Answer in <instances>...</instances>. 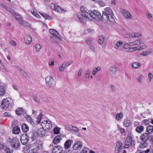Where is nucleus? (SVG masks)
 <instances>
[{"mask_svg":"<svg viewBox=\"0 0 153 153\" xmlns=\"http://www.w3.org/2000/svg\"><path fill=\"white\" fill-rule=\"evenodd\" d=\"M81 11L83 15L85 16L87 19L90 20H93V19L98 18L100 21L102 20V16L100 12L96 10H94L93 11L89 10L88 12L86 11L85 8L83 7H81Z\"/></svg>","mask_w":153,"mask_h":153,"instance_id":"obj_1","label":"nucleus"},{"mask_svg":"<svg viewBox=\"0 0 153 153\" xmlns=\"http://www.w3.org/2000/svg\"><path fill=\"white\" fill-rule=\"evenodd\" d=\"M114 13L112 9L109 7H107L102 11V18L103 19H108L110 22L113 23L114 22L113 17Z\"/></svg>","mask_w":153,"mask_h":153,"instance_id":"obj_2","label":"nucleus"},{"mask_svg":"<svg viewBox=\"0 0 153 153\" xmlns=\"http://www.w3.org/2000/svg\"><path fill=\"white\" fill-rule=\"evenodd\" d=\"M45 80L49 88L53 87L55 85V81L51 76H48L46 78Z\"/></svg>","mask_w":153,"mask_h":153,"instance_id":"obj_3","label":"nucleus"},{"mask_svg":"<svg viewBox=\"0 0 153 153\" xmlns=\"http://www.w3.org/2000/svg\"><path fill=\"white\" fill-rule=\"evenodd\" d=\"M51 8L53 10L59 13H65L66 10L61 8L59 6L54 3H51L50 5Z\"/></svg>","mask_w":153,"mask_h":153,"instance_id":"obj_4","label":"nucleus"},{"mask_svg":"<svg viewBox=\"0 0 153 153\" xmlns=\"http://www.w3.org/2000/svg\"><path fill=\"white\" fill-rule=\"evenodd\" d=\"M42 128L44 127L46 129L50 130L52 127V123L49 120L44 121L41 123Z\"/></svg>","mask_w":153,"mask_h":153,"instance_id":"obj_5","label":"nucleus"},{"mask_svg":"<svg viewBox=\"0 0 153 153\" xmlns=\"http://www.w3.org/2000/svg\"><path fill=\"white\" fill-rule=\"evenodd\" d=\"M10 102L7 98L4 99L1 105V107L4 109H6L10 105Z\"/></svg>","mask_w":153,"mask_h":153,"instance_id":"obj_6","label":"nucleus"},{"mask_svg":"<svg viewBox=\"0 0 153 153\" xmlns=\"http://www.w3.org/2000/svg\"><path fill=\"white\" fill-rule=\"evenodd\" d=\"M11 144L12 147L15 148H18L19 146V141L16 138H12V141Z\"/></svg>","mask_w":153,"mask_h":153,"instance_id":"obj_7","label":"nucleus"},{"mask_svg":"<svg viewBox=\"0 0 153 153\" xmlns=\"http://www.w3.org/2000/svg\"><path fill=\"white\" fill-rule=\"evenodd\" d=\"M49 32L59 40H61L60 35L59 34L58 32L56 30L53 29H51L49 30Z\"/></svg>","mask_w":153,"mask_h":153,"instance_id":"obj_8","label":"nucleus"},{"mask_svg":"<svg viewBox=\"0 0 153 153\" xmlns=\"http://www.w3.org/2000/svg\"><path fill=\"white\" fill-rule=\"evenodd\" d=\"M122 143L120 141L118 142L115 148V153H119L122 150Z\"/></svg>","mask_w":153,"mask_h":153,"instance_id":"obj_9","label":"nucleus"},{"mask_svg":"<svg viewBox=\"0 0 153 153\" xmlns=\"http://www.w3.org/2000/svg\"><path fill=\"white\" fill-rule=\"evenodd\" d=\"M132 141V137L131 136L128 137L125 141L124 147L126 148H128L131 145Z\"/></svg>","mask_w":153,"mask_h":153,"instance_id":"obj_10","label":"nucleus"},{"mask_svg":"<svg viewBox=\"0 0 153 153\" xmlns=\"http://www.w3.org/2000/svg\"><path fill=\"white\" fill-rule=\"evenodd\" d=\"M34 145L36 148L38 150H40L42 147V143L40 140H36L34 143Z\"/></svg>","mask_w":153,"mask_h":153,"instance_id":"obj_11","label":"nucleus"},{"mask_svg":"<svg viewBox=\"0 0 153 153\" xmlns=\"http://www.w3.org/2000/svg\"><path fill=\"white\" fill-rule=\"evenodd\" d=\"M150 136L147 133H145L142 134L140 136V138L141 140L143 141H146L148 140L150 137Z\"/></svg>","mask_w":153,"mask_h":153,"instance_id":"obj_12","label":"nucleus"},{"mask_svg":"<svg viewBox=\"0 0 153 153\" xmlns=\"http://www.w3.org/2000/svg\"><path fill=\"white\" fill-rule=\"evenodd\" d=\"M82 146V142L80 141H78L74 144L72 148L76 150L81 148Z\"/></svg>","mask_w":153,"mask_h":153,"instance_id":"obj_13","label":"nucleus"},{"mask_svg":"<svg viewBox=\"0 0 153 153\" xmlns=\"http://www.w3.org/2000/svg\"><path fill=\"white\" fill-rule=\"evenodd\" d=\"M24 41L26 44L30 45L32 41L31 36L29 35H26L24 37Z\"/></svg>","mask_w":153,"mask_h":153,"instance_id":"obj_14","label":"nucleus"},{"mask_svg":"<svg viewBox=\"0 0 153 153\" xmlns=\"http://www.w3.org/2000/svg\"><path fill=\"white\" fill-rule=\"evenodd\" d=\"M109 70L111 74H114L117 71L118 68L116 65H112L110 67Z\"/></svg>","mask_w":153,"mask_h":153,"instance_id":"obj_15","label":"nucleus"},{"mask_svg":"<svg viewBox=\"0 0 153 153\" xmlns=\"http://www.w3.org/2000/svg\"><path fill=\"white\" fill-rule=\"evenodd\" d=\"M62 148L59 146H57L53 148L52 153H62Z\"/></svg>","mask_w":153,"mask_h":153,"instance_id":"obj_16","label":"nucleus"},{"mask_svg":"<svg viewBox=\"0 0 153 153\" xmlns=\"http://www.w3.org/2000/svg\"><path fill=\"white\" fill-rule=\"evenodd\" d=\"M76 16L79 20L83 22H85L86 19H87V18H86L85 16L83 15L82 13L81 14L80 13H77Z\"/></svg>","mask_w":153,"mask_h":153,"instance_id":"obj_17","label":"nucleus"},{"mask_svg":"<svg viewBox=\"0 0 153 153\" xmlns=\"http://www.w3.org/2000/svg\"><path fill=\"white\" fill-rule=\"evenodd\" d=\"M62 140L61 136L59 135H57L53 139V143L55 144H58Z\"/></svg>","mask_w":153,"mask_h":153,"instance_id":"obj_18","label":"nucleus"},{"mask_svg":"<svg viewBox=\"0 0 153 153\" xmlns=\"http://www.w3.org/2000/svg\"><path fill=\"white\" fill-rule=\"evenodd\" d=\"M123 13L125 17L128 19H132V16L129 12L127 10H123Z\"/></svg>","mask_w":153,"mask_h":153,"instance_id":"obj_19","label":"nucleus"},{"mask_svg":"<svg viewBox=\"0 0 153 153\" xmlns=\"http://www.w3.org/2000/svg\"><path fill=\"white\" fill-rule=\"evenodd\" d=\"M24 116L27 121L29 122L33 126H35V124L33 121L32 117L27 114H24Z\"/></svg>","mask_w":153,"mask_h":153,"instance_id":"obj_20","label":"nucleus"},{"mask_svg":"<svg viewBox=\"0 0 153 153\" xmlns=\"http://www.w3.org/2000/svg\"><path fill=\"white\" fill-rule=\"evenodd\" d=\"M38 135L40 137H43L46 134L45 131L42 128H39L37 131Z\"/></svg>","mask_w":153,"mask_h":153,"instance_id":"obj_21","label":"nucleus"},{"mask_svg":"<svg viewBox=\"0 0 153 153\" xmlns=\"http://www.w3.org/2000/svg\"><path fill=\"white\" fill-rule=\"evenodd\" d=\"M28 140L27 136L26 134L22 135L21 137V141L23 145L26 144L27 143Z\"/></svg>","mask_w":153,"mask_h":153,"instance_id":"obj_22","label":"nucleus"},{"mask_svg":"<svg viewBox=\"0 0 153 153\" xmlns=\"http://www.w3.org/2000/svg\"><path fill=\"white\" fill-rule=\"evenodd\" d=\"M73 143V140H66L64 143V148L65 149H67L70 148Z\"/></svg>","mask_w":153,"mask_h":153,"instance_id":"obj_23","label":"nucleus"},{"mask_svg":"<svg viewBox=\"0 0 153 153\" xmlns=\"http://www.w3.org/2000/svg\"><path fill=\"white\" fill-rule=\"evenodd\" d=\"M67 63L66 62H63L59 68V71L60 72L63 71L65 69V67H67Z\"/></svg>","mask_w":153,"mask_h":153,"instance_id":"obj_24","label":"nucleus"},{"mask_svg":"<svg viewBox=\"0 0 153 153\" xmlns=\"http://www.w3.org/2000/svg\"><path fill=\"white\" fill-rule=\"evenodd\" d=\"M65 126L66 128L74 131H79V129L77 127L73 125L69 124H66L65 125Z\"/></svg>","mask_w":153,"mask_h":153,"instance_id":"obj_25","label":"nucleus"},{"mask_svg":"<svg viewBox=\"0 0 153 153\" xmlns=\"http://www.w3.org/2000/svg\"><path fill=\"white\" fill-rule=\"evenodd\" d=\"M141 65V64L137 62H134L131 64L132 67L134 69H137L140 68Z\"/></svg>","mask_w":153,"mask_h":153,"instance_id":"obj_26","label":"nucleus"},{"mask_svg":"<svg viewBox=\"0 0 153 153\" xmlns=\"http://www.w3.org/2000/svg\"><path fill=\"white\" fill-rule=\"evenodd\" d=\"M123 125L126 127H128L131 124V121L129 120H125L123 122Z\"/></svg>","mask_w":153,"mask_h":153,"instance_id":"obj_27","label":"nucleus"},{"mask_svg":"<svg viewBox=\"0 0 153 153\" xmlns=\"http://www.w3.org/2000/svg\"><path fill=\"white\" fill-rule=\"evenodd\" d=\"M22 128L23 131L24 132H27L29 129L28 126L26 124H23L22 126Z\"/></svg>","mask_w":153,"mask_h":153,"instance_id":"obj_28","label":"nucleus"},{"mask_svg":"<svg viewBox=\"0 0 153 153\" xmlns=\"http://www.w3.org/2000/svg\"><path fill=\"white\" fill-rule=\"evenodd\" d=\"M123 117V114L122 113H120L117 114L115 118L116 120L118 121L120 120Z\"/></svg>","mask_w":153,"mask_h":153,"instance_id":"obj_29","label":"nucleus"},{"mask_svg":"<svg viewBox=\"0 0 153 153\" xmlns=\"http://www.w3.org/2000/svg\"><path fill=\"white\" fill-rule=\"evenodd\" d=\"M105 39V38L104 36H100L99 37L98 42L100 44L102 45L104 43Z\"/></svg>","mask_w":153,"mask_h":153,"instance_id":"obj_30","label":"nucleus"},{"mask_svg":"<svg viewBox=\"0 0 153 153\" xmlns=\"http://www.w3.org/2000/svg\"><path fill=\"white\" fill-rule=\"evenodd\" d=\"M135 130L138 133H141L143 131L144 127L142 126H138L136 128Z\"/></svg>","mask_w":153,"mask_h":153,"instance_id":"obj_31","label":"nucleus"},{"mask_svg":"<svg viewBox=\"0 0 153 153\" xmlns=\"http://www.w3.org/2000/svg\"><path fill=\"white\" fill-rule=\"evenodd\" d=\"M146 131L149 134H152L153 132V126L150 125L147 127Z\"/></svg>","mask_w":153,"mask_h":153,"instance_id":"obj_32","label":"nucleus"},{"mask_svg":"<svg viewBox=\"0 0 153 153\" xmlns=\"http://www.w3.org/2000/svg\"><path fill=\"white\" fill-rule=\"evenodd\" d=\"M123 43L121 41H118L117 42L116 44L114 45V48L117 49H119V47L121 45H123Z\"/></svg>","mask_w":153,"mask_h":153,"instance_id":"obj_33","label":"nucleus"},{"mask_svg":"<svg viewBox=\"0 0 153 153\" xmlns=\"http://www.w3.org/2000/svg\"><path fill=\"white\" fill-rule=\"evenodd\" d=\"M101 69V68L100 67L94 68L92 71L93 75L94 76L95 75L97 71H100Z\"/></svg>","mask_w":153,"mask_h":153,"instance_id":"obj_34","label":"nucleus"},{"mask_svg":"<svg viewBox=\"0 0 153 153\" xmlns=\"http://www.w3.org/2000/svg\"><path fill=\"white\" fill-rule=\"evenodd\" d=\"M23 110V108H19L16 110V113L18 115H21L22 114Z\"/></svg>","mask_w":153,"mask_h":153,"instance_id":"obj_35","label":"nucleus"},{"mask_svg":"<svg viewBox=\"0 0 153 153\" xmlns=\"http://www.w3.org/2000/svg\"><path fill=\"white\" fill-rule=\"evenodd\" d=\"M5 93V90L3 86L0 87V96H3Z\"/></svg>","mask_w":153,"mask_h":153,"instance_id":"obj_36","label":"nucleus"},{"mask_svg":"<svg viewBox=\"0 0 153 153\" xmlns=\"http://www.w3.org/2000/svg\"><path fill=\"white\" fill-rule=\"evenodd\" d=\"M22 26H25L27 24V23L24 21L23 18H22L18 22Z\"/></svg>","mask_w":153,"mask_h":153,"instance_id":"obj_37","label":"nucleus"},{"mask_svg":"<svg viewBox=\"0 0 153 153\" xmlns=\"http://www.w3.org/2000/svg\"><path fill=\"white\" fill-rule=\"evenodd\" d=\"M13 15L16 18V20L18 22L22 18V17L21 15L16 14L15 13V12Z\"/></svg>","mask_w":153,"mask_h":153,"instance_id":"obj_38","label":"nucleus"},{"mask_svg":"<svg viewBox=\"0 0 153 153\" xmlns=\"http://www.w3.org/2000/svg\"><path fill=\"white\" fill-rule=\"evenodd\" d=\"M20 131V128L18 127H16L13 128V133L15 134H18Z\"/></svg>","mask_w":153,"mask_h":153,"instance_id":"obj_39","label":"nucleus"},{"mask_svg":"<svg viewBox=\"0 0 153 153\" xmlns=\"http://www.w3.org/2000/svg\"><path fill=\"white\" fill-rule=\"evenodd\" d=\"M41 14L45 19L50 20L51 19V17L46 13H41Z\"/></svg>","mask_w":153,"mask_h":153,"instance_id":"obj_40","label":"nucleus"},{"mask_svg":"<svg viewBox=\"0 0 153 153\" xmlns=\"http://www.w3.org/2000/svg\"><path fill=\"white\" fill-rule=\"evenodd\" d=\"M143 39L142 38H140L134 41L135 45H139L142 44Z\"/></svg>","mask_w":153,"mask_h":153,"instance_id":"obj_41","label":"nucleus"},{"mask_svg":"<svg viewBox=\"0 0 153 153\" xmlns=\"http://www.w3.org/2000/svg\"><path fill=\"white\" fill-rule=\"evenodd\" d=\"M43 117V114H40L37 117V120L36 121V123L39 124L41 122V120Z\"/></svg>","mask_w":153,"mask_h":153,"instance_id":"obj_42","label":"nucleus"},{"mask_svg":"<svg viewBox=\"0 0 153 153\" xmlns=\"http://www.w3.org/2000/svg\"><path fill=\"white\" fill-rule=\"evenodd\" d=\"M137 51H138L137 46L130 48L128 50V52H132Z\"/></svg>","mask_w":153,"mask_h":153,"instance_id":"obj_43","label":"nucleus"},{"mask_svg":"<svg viewBox=\"0 0 153 153\" xmlns=\"http://www.w3.org/2000/svg\"><path fill=\"white\" fill-rule=\"evenodd\" d=\"M124 36L125 38H134V33H130L126 34Z\"/></svg>","mask_w":153,"mask_h":153,"instance_id":"obj_44","label":"nucleus"},{"mask_svg":"<svg viewBox=\"0 0 153 153\" xmlns=\"http://www.w3.org/2000/svg\"><path fill=\"white\" fill-rule=\"evenodd\" d=\"M153 79V75L151 73H149L148 74L147 81L149 82H151Z\"/></svg>","mask_w":153,"mask_h":153,"instance_id":"obj_45","label":"nucleus"},{"mask_svg":"<svg viewBox=\"0 0 153 153\" xmlns=\"http://www.w3.org/2000/svg\"><path fill=\"white\" fill-rule=\"evenodd\" d=\"M61 128L59 127H56L53 129V133L55 134H57L59 133Z\"/></svg>","mask_w":153,"mask_h":153,"instance_id":"obj_46","label":"nucleus"},{"mask_svg":"<svg viewBox=\"0 0 153 153\" xmlns=\"http://www.w3.org/2000/svg\"><path fill=\"white\" fill-rule=\"evenodd\" d=\"M148 145V143L146 141H143L141 144L140 145V148L143 149L144 148L146 147Z\"/></svg>","mask_w":153,"mask_h":153,"instance_id":"obj_47","label":"nucleus"},{"mask_svg":"<svg viewBox=\"0 0 153 153\" xmlns=\"http://www.w3.org/2000/svg\"><path fill=\"white\" fill-rule=\"evenodd\" d=\"M35 48L36 51H39L41 48V46L39 43L36 44L35 45Z\"/></svg>","mask_w":153,"mask_h":153,"instance_id":"obj_48","label":"nucleus"},{"mask_svg":"<svg viewBox=\"0 0 153 153\" xmlns=\"http://www.w3.org/2000/svg\"><path fill=\"white\" fill-rule=\"evenodd\" d=\"M152 52L151 51L143 52L141 53V55L143 56H146L151 53Z\"/></svg>","mask_w":153,"mask_h":153,"instance_id":"obj_49","label":"nucleus"},{"mask_svg":"<svg viewBox=\"0 0 153 153\" xmlns=\"http://www.w3.org/2000/svg\"><path fill=\"white\" fill-rule=\"evenodd\" d=\"M110 89L111 91L112 92H114L116 91L117 89L115 86L113 85H111L110 86Z\"/></svg>","mask_w":153,"mask_h":153,"instance_id":"obj_50","label":"nucleus"},{"mask_svg":"<svg viewBox=\"0 0 153 153\" xmlns=\"http://www.w3.org/2000/svg\"><path fill=\"white\" fill-rule=\"evenodd\" d=\"M89 151L88 148L86 147H85L81 151L80 153H88Z\"/></svg>","mask_w":153,"mask_h":153,"instance_id":"obj_51","label":"nucleus"},{"mask_svg":"<svg viewBox=\"0 0 153 153\" xmlns=\"http://www.w3.org/2000/svg\"><path fill=\"white\" fill-rule=\"evenodd\" d=\"M141 35V33H134V38H137L140 37Z\"/></svg>","mask_w":153,"mask_h":153,"instance_id":"obj_52","label":"nucleus"},{"mask_svg":"<svg viewBox=\"0 0 153 153\" xmlns=\"http://www.w3.org/2000/svg\"><path fill=\"white\" fill-rule=\"evenodd\" d=\"M97 3L100 6L102 7L104 6L105 4V3L102 1H98Z\"/></svg>","mask_w":153,"mask_h":153,"instance_id":"obj_53","label":"nucleus"},{"mask_svg":"<svg viewBox=\"0 0 153 153\" xmlns=\"http://www.w3.org/2000/svg\"><path fill=\"white\" fill-rule=\"evenodd\" d=\"M90 71L89 69L86 71L85 74V77L87 79H88L90 77Z\"/></svg>","mask_w":153,"mask_h":153,"instance_id":"obj_54","label":"nucleus"},{"mask_svg":"<svg viewBox=\"0 0 153 153\" xmlns=\"http://www.w3.org/2000/svg\"><path fill=\"white\" fill-rule=\"evenodd\" d=\"M89 48L90 49L93 51H94L95 50L96 48L94 44L90 45Z\"/></svg>","mask_w":153,"mask_h":153,"instance_id":"obj_55","label":"nucleus"},{"mask_svg":"<svg viewBox=\"0 0 153 153\" xmlns=\"http://www.w3.org/2000/svg\"><path fill=\"white\" fill-rule=\"evenodd\" d=\"M31 12L33 15L37 18H39L40 17V15L36 11H33V12Z\"/></svg>","mask_w":153,"mask_h":153,"instance_id":"obj_56","label":"nucleus"},{"mask_svg":"<svg viewBox=\"0 0 153 153\" xmlns=\"http://www.w3.org/2000/svg\"><path fill=\"white\" fill-rule=\"evenodd\" d=\"M138 48V51L142 50L144 49H145L146 48V45H143L140 46H137Z\"/></svg>","mask_w":153,"mask_h":153,"instance_id":"obj_57","label":"nucleus"},{"mask_svg":"<svg viewBox=\"0 0 153 153\" xmlns=\"http://www.w3.org/2000/svg\"><path fill=\"white\" fill-rule=\"evenodd\" d=\"M92 31V30L91 29H88L87 30H85L84 31L85 34H87L89 33H91Z\"/></svg>","mask_w":153,"mask_h":153,"instance_id":"obj_58","label":"nucleus"},{"mask_svg":"<svg viewBox=\"0 0 153 153\" xmlns=\"http://www.w3.org/2000/svg\"><path fill=\"white\" fill-rule=\"evenodd\" d=\"M4 115L7 117H11V114L8 112H6L4 113Z\"/></svg>","mask_w":153,"mask_h":153,"instance_id":"obj_59","label":"nucleus"},{"mask_svg":"<svg viewBox=\"0 0 153 153\" xmlns=\"http://www.w3.org/2000/svg\"><path fill=\"white\" fill-rule=\"evenodd\" d=\"M118 129L120 131V132L121 134H123L125 133V130L123 128H120V127H118Z\"/></svg>","mask_w":153,"mask_h":153,"instance_id":"obj_60","label":"nucleus"},{"mask_svg":"<svg viewBox=\"0 0 153 153\" xmlns=\"http://www.w3.org/2000/svg\"><path fill=\"white\" fill-rule=\"evenodd\" d=\"M137 79L138 82L141 83H142L143 79L141 76H138L137 78Z\"/></svg>","mask_w":153,"mask_h":153,"instance_id":"obj_61","label":"nucleus"},{"mask_svg":"<svg viewBox=\"0 0 153 153\" xmlns=\"http://www.w3.org/2000/svg\"><path fill=\"white\" fill-rule=\"evenodd\" d=\"M5 9H6L7 11L10 12L13 15L14 14V13H15L13 10L10 9L7 7Z\"/></svg>","mask_w":153,"mask_h":153,"instance_id":"obj_62","label":"nucleus"},{"mask_svg":"<svg viewBox=\"0 0 153 153\" xmlns=\"http://www.w3.org/2000/svg\"><path fill=\"white\" fill-rule=\"evenodd\" d=\"M5 153H13V151L10 149H7L5 150Z\"/></svg>","mask_w":153,"mask_h":153,"instance_id":"obj_63","label":"nucleus"},{"mask_svg":"<svg viewBox=\"0 0 153 153\" xmlns=\"http://www.w3.org/2000/svg\"><path fill=\"white\" fill-rule=\"evenodd\" d=\"M149 149H147V150L145 151H143V152L139 151H137L136 153H148L149 152Z\"/></svg>","mask_w":153,"mask_h":153,"instance_id":"obj_64","label":"nucleus"}]
</instances>
